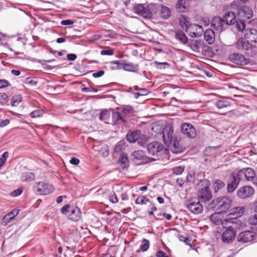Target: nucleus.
Wrapping results in <instances>:
<instances>
[{"label": "nucleus", "mask_w": 257, "mask_h": 257, "mask_svg": "<svg viewBox=\"0 0 257 257\" xmlns=\"http://www.w3.org/2000/svg\"><path fill=\"white\" fill-rule=\"evenodd\" d=\"M210 182L207 179H203L197 184L198 197L203 201L206 202L212 198V194L209 189Z\"/></svg>", "instance_id": "nucleus-1"}, {"label": "nucleus", "mask_w": 257, "mask_h": 257, "mask_svg": "<svg viewBox=\"0 0 257 257\" xmlns=\"http://www.w3.org/2000/svg\"><path fill=\"white\" fill-rule=\"evenodd\" d=\"M231 200L228 197H219L214 199L211 203V207L218 210L221 213L226 212L230 208Z\"/></svg>", "instance_id": "nucleus-2"}, {"label": "nucleus", "mask_w": 257, "mask_h": 257, "mask_svg": "<svg viewBox=\"0 0 257 257\" xmlns=\"http://www.w3.org/2000/svg\"><path fill=\"white\" fill-rule=\"evenodd\" d=\"M236 47L240 49H243L247 51V53L251 56L254 55L256 52V45L248 42L246 39H240L236 43Z\"/></svg>", "instance_id": "nucleus-3"}, {"label": "nucleus", "mask_w": 257, "mask_h": 257, "mask_svg": "<svg viewBox=\"0 0 257 257\" xmlns=\"http://www.w3.org/2000/svg\"><path fill=\"white\" fill-rule=\"evenodd\" d=\"M148 151L149 154L157 156L167 154V150L164 148V146L159 142H153L148 146Z\"/></svg>", "instance_id": "nucleus-4"}, {"label": "nucleus", "mask_w": 257, "mask_h": 257, "mask_svg": "<svg viewBox=\"0 0 257 257\" xmlns=\"http://www.w3.org/2000/svg\"><path fill=\"white\" fill-rule=\"evenodd\" d=\"M236 237V231L233 227L229 226L226 227L222 232L220 236L222 242L225 244H231Z\"/></svg>", "instance_id": "nucleus-5"}, {"label": "nucleus", "mask_w": 257, "mask_h": 257, "mask_svg": "<svg viewBox=\"0 0 257 257\" xmlns=\"http://www.w3.org/2000/svg\"><path fill=\"white\" fill-rule=\"evenodd\" d=\"M34 191L37 195H47L53 191V187L43 182H40L33 187Z\"/></svg>", "instance_id": "nucleus-6"}, {"label": "nucleus", "mask_w": 257, "mask_h": 257, "mask_svg": "<svg viewBox=\"0 0 257 257\" xmlns=\"http://www.w3.org/2000/svg\"><path fill=\"white\" fill-rule=\"evenodd\" d=\"M236 176L240 181H251L254 176V171L251 168H243L238 172Z\"/></svg>", "instance_id": "nucleus-7"}, {"label": "nucleus", "mask_w": 257, "mask_h": 257, "mask_svg": "<svg viewBox=\"0 0 257 257\" xmlns=\"http://www.w3.org/2000/svg\"><path fill=\"white\" fill-rule=\"evenodd\" d=\"M176 137L173 135V130L171 126L166 125L163 131V138L165 145L170 147L171 143Z\"/></svg>", "instance_id": "nucleus-8"}, {"label": "nucleus", "mask_w": 257, "mask_h": 257, "mask_svg": "<svg viewBox=\"0 0 257 257\" xmlns=\"http://www.w3.org/2000/svg\"><path fill=\"white\" fill-rule=\"evenodd\" d=\"M256 235L253 231H245L239 233L237 236V240L241 243H247L254 240Z\"/></svg>", "instance_id": "nucleus-9"}, {"label": "nucleus", "mask_w": 257, "mask_h": 257, "mask_svg": "<svg viewBox=\"0 0 257 257\" xmlns=\"http://www.w3.org/2000/svg\"><path fill=\"white\" fill-rule=\"evenodd\" d=\"M229 60L233 63L240 65H244L249 63V60L244 55L238 53H234L229 56Z\"/></svg>", "instance_id": "nucleus-10"}, {"label": "nucleus", "mask_w": 257, "mask_h": 257, "mask_svg": "<svg viewBox=\"0 0 257 257\" xmlns=\"http://www.w3.org/2000/svg\"><path fill=\"white\" fill-rule=\"evenodd\" d=\"M134 12L145 18H149V13L148 11V5L136 4L133 6Z\"/></svg>", "instance_id": "nucleus-11"}, {"label": "nucleus", "mask_w": 257, "mask_h": 257, "mask_svg": "<svg viewBox=\"0 0 257 257\" xmlns=\"http://www.w3.org/2000/svg\"><path fill=\"white\" fill-rule=\"evenodd\" d=\"M183 134L189 138H194L196 136V131L194 127L190 123H183L181 127Z\"/></svg>", "instance_id": "nucleus-12"}, {"label": "nucleus", "mask_w": 257, "mask_h": 257, "mask_svg": "<svg viewBox=\"0 0 257 257\" xmlns=\"http://www.w3.org/2000/svg\"><path fill=\"white\" fill-rule=\"evenodd\" d=\"M253 188L250 186H244L237 191V195L240 198L244 199L250 197L254 194Z\"/></svg>", "instance_id": "nucleus-13"}, {"label": "nucleus", "mask_w": 257, "mask_h": 257, "mask_svg": "<svg viewBox=\"0 0 257 257\" xmlns=\"http://www.w3.org/2000/svg\"><path fill=\"white\" fill-rule=\"evenodd\" d=\"M244 36L248 42H250L254 45L257 44V31L254 29H245Z\"/></svg>", "instance_id": "nucleus-14"}, {"label": "nucleus", "mask_w": 257, "mask_h": 257, "mask_svg": "<svg viewBox=\"0 0 257 257\" xmlns=\"http://www.w3.org/2000/svg\"><path fill=\"white\" fill-rule=\"evenodd\" d=\"M225 24L224 20L222 19L219 17H215L212 19L211 22V27L219 32H221L223 30V26Z\"/></svg>", "instance_id": "nucleus-15"}, {"label": "nucleus", "mask_w": 257, "mask_h": 257, "mask_svg": "<svg viewBox=\"0 0 257 257\" xmlns=\"http://www.w3.org/2000/svg\"><path fill=\"white\" fill-rule=\"evenodd\" d=\"M187 208L192 213L194 214H199L203 211V206L199 201L191 202L187 206Z\"/></svg>", "instance_id": "nucleus-16"}, {"label": "nucleus", "mask_w": 257, "mask_h": 257, "mask_svg": "<svg viewBox=\"0 0 257 257\" xmlns=\"http://www.w3.org/2000/svg\"><path fill=\"white\" fill-rule=\"evenodd\" d=\"M238 15L243 20L250 19L253 15L252 10L248 7L244 6L238 10Z\"/></svg>", "instance_id": "nucleus-17"}, {"label": "nucleus", "mask_w": 257, "mask_h": 257, "mask_svg": "<svg viewBox=\"0 0 257 257\" xmlns=\"http://www.w3.org/2000/svg\"><path fill=\"white\" fill-rule=\"evenodd\" d=\"M185 29L186 33L192 38L198 37L200 36L199 33L195 32V30L196 31L197 29L202 30V27L196 24H191V25L187 26Z\"/></svg>", "instance_id": "nucleus-18"}, {"label": "nucleus", "mask_w": 257, "mask_h": 257, "mask_svg": "<svg viewBox=\"0 0 257 257\" xmlns=\"http://www.w3.org/2000/svg\"><path fill=\"white\" fill-rule=\"evenodd\" d=\"M69 218L74 221H79L81 217L80 209L77 207H72L68 214Z\"/></svg>", "instance_id": "nucleus-19"}, {"label": "nucleus", "mask_w": 257, "mask_h": 257, "mask_svg": "<svg viewBox=\"0 0 257 257\" xmlns=\"http://www.w3.org/2000/svg\"><path fill=\"white\" fill-rule=\"evenodd\" d=\"M239 182L240 181L237 178L236 175L232 174L231 179L227 185V191L229 193L233 192L238 186Z\"/></svg>", "instance_id": "nucleus-20"}, {"label": "nucleus", "mask_w": 257, "mask_h": 257, "mask_svg": "<svg viewBox=\"0 0 257 257\" xmlns=\"http://www.w3.org/2000/svg\"><path fill=\"white\" fill-rule=\"evenodd\" d=\"M140 136H145L141 134L140 130L129 132L126 135V139L130 143H134L138 140Z\"/></svg>", "instance_id": "nucleus-21"}, {"label": "nucleus", "mask_w": 257, "mask_h": 257, "mask_svg": "<svg viewBox=\"0 0 257 257\" xmlns=\"http://www.w3.org/2000/svg\"><path fill=\"white\" fill-rule=\"evenodd\" d=\"M223 220L222 213L220 212H215L210 216V220L216 225L222 224Z\"/></svg>", "instance_id": "nucleus-22"}, {"label": "nucleus", "mask_w": 257, "mask_h": 257, "mask_svg": "<svg viewBox=\"0 0 257 257\" xmlns=\"http://www.w3.org/2000/svg\"><path fill=\"white\" fill-rule=\"evenodd\" d=\"M19 213V210L18 209H15L12 210L3 217L2 219L3 223L7 224L10 222L16 216L18 215Z\"/></svg>", "instance_id": "nucleus-23"}, {"label": "nucleus", "mask_w": 257, "mask_h": 257, "mask_svg": "<svg viewBox=\"0 0 257 257\" xmlns=\"http://www.w3.org/2000/svg\"><path fill=\"white\" fill-rule=\"evenodd\" d=\"M244 212V207H236L229 210V215L233 216L232 218H237L241 217Z\"/></svg>", "instance_id": "nucleus-24"}, {"label": "nucleus", "mask_w": 257, "mask_h": 257, "mask_svg": "<svg viewBox=\"0 0 257 257\" xmlns=\"http://www.w3.org/2000/svg\"><path fill=\"white\" fill-rule=\"evenodd\" d=\"M204 38L208 44H213L215 40L214 32L211 29L206 30L204 32Z\"/></svg>", "instance_id": "nucleus-25"}, {"label": "nucleus", "mask_w": 257, "mask_h": 257, "mask_svg": "<svg viewBox=\"0 0 257 257\" xmlns=\"http://www.w3.org/2000/svg\"><path fill=\"white\" fill-rule=\"evenodd\" d=\"M223 19L226 25H232L236 22L235 14L233 12H228L223 16Z\"/></svg>", "instance_id": "nucleus-26"}, {"label": "nucleus", "mask_w": 257, "mask_h": 257, "mask_svg": "<svg viewBox=\"0 0 257 257\" xmlns=\"http://www.w3.org/2000/svg\"><path fill=\"white\" fill-rule=\"evenodd\" d=\"M170 147H171L172 151L175 154L180 153L183 151V147L180 145L176 138L172 141Z\"/></svg>", "instance_id": "nucleus-27"}, {"label": "nucleus", "mask_w": 257, "mask_h": 257, "mask_svg": "<svg viewBox=\"0 0 257 257\" xmlns=\"http://www.w3.org/2000/svg\"><path fill=\"white\" fill-rule=\"evenodd\" d=\"M35 174L32 172H24L20 176V179L23 182H29L35 180Z\"/></svg>", "instance_id": "nucleus-28"}, {"label": "nucleus", "mask_w": 257, "mask_h": 257, "mask_svg": "<svg viewBox=\"0 0 257 257\" xmlns=\"http://www.w3.org/2000/svg\"><path fill=\"white\" fill-rule=\"evenodd\" d=\"M160 15L163 19H168L171 15V11L167 7L161 5L160 9Z\"/></svg>", "instance_id": "nucleus-29"}, {"label": "nucleus", "mask_w": 257, "mask_h": 257, "mask_svg": "<svg viewBox=\"0 0 257 257\" xmlns=\"http://www.w3.org/2000/svg\"><path fill=\"white\" fill-rule=\"evenodd\" d=\"M122 68L125 71L131 72H137L139 70V66L138 64H135L132 63H122Z\"/></svg>", "instance_id": "nucleus-30"}, {"label": "nucleus", "mask_w": 257, "mask_h": 257, "mask_svg": "<svg viewBox=\"0 0 257 257\" xmlns=\"http://www.w3.org/2000/svg\"><path fill=\"white\" fill-rule=\"evenodd\" d=\"M188 0H179L176 5V8L180 12H184L188 7Z\"/></svg>", "instance_id": "nucleus-31"}, {"label": "nucleus", "mask_w": 257, "mask_h": 257, "mask_svg": "<svg viewBox=\"0 0 257 257\" xmlns=\"http://www.w3.org/2000/svg\"><path fill=\"white\" fill-rule=\"evenodd\" d=\"M175 38L177 40H178L180 43L185 44L188 42V38L184 34V32L182 31H178L176 33Z\"/></svg>", "instance_id": "nucleus-32"}, {"label": "nucleus", "mask_w": 257, "mask_h": 257, "mask_svg": "<svg viewBox=\"0 0 257 257\" xmlns=\"http://www.w3.org/2000/svg\"><path fill=\"white\" fill-rule=\"evenodd\" d=\"M160 5L154 4L148 5L147 10L149 13V18L151 17L152 14H156L158 10H160Z\"/></svg>", "instance_id": "nucleus-33"}, {"label": "nucleus", "mask_w": 257, "mask_h": 257, "mask_svg": "<svg viewBox=\"0 0 257 257\" xmlns=\"http://www.w3.org/2000/svg\"><path fill=\"white\" fill-rule=\"evenodd\" d=\"M119 163L122 168H126L129 164V161L127 156L122 154L119 158Z\"/></svg>", "instance_id": "nucleus-34"}, {"label": "nucleus", "mask_w": 257, "mask_h": 257, "mask_svg": "<svg viewBox=\"0 0 257 257\" xmlns=\"http://www.w3.org/2000/svg\"><path fill=\"white\" fill-rule=\"evenodd\" d=\"M215 105L218 108L221 109L229 106L231 104L230 101L227 100H219L215 102Z\"/></svg>", "instance_id": "nucleus-35"}, {"label": "nucleus", "mask_w": 257, "mask_h": 257, "mask_svg": "<svg viewBox=\"0 0 257 257\" xmlns=\"http://www.w3.org/2000/svg\"><path fill=\"white\" fill-rule=\"evenodd\" d=\"M224 186L225 183L221 180H215L213 183V187L215 192H217L219 190L223 188Z\"/></svg>", "instance_id": "nucleus-36"}, {"label": "nucleus", "mask_w": 257, "mask_h": 257, "mask_svg": "<svg viewBox=\"0 0 257 257\" xmlns=\"http://www.w3.org/2000/svg\"><path fill=\"white\" fill-rule=\"evenodd\" d=\"M22 101V97L20 94H16L14 95L11 100V105L13 106H18L20 103Z\"/></svg>", "instance_id": "nucleus-37"}, {"label": "nucleus", "mask_w": 257, "mask_h": 257, "mask_svg": "<svg viewBox=\"0 0 257 257\" xmlns=\"http://www.w3.org/2000/svg\"><path fill=\"white\" fill-rule=\"evenodd\" d=\"M110 117V112L106 110L102 111L99 115V118L100 120L103 121L105 122H107Z\"/></svg>", "instance_id": "nucleus-38"}, {"label": "nucleus", "mask_w": 257, "mask_h": 257, "mask_svg": "<svg viewBox=\"0 0 257 257\" xmlns=\"http://www.w3.org/2000/svg\"><path fill=\"white\" fill-rule=\"evenodd\" d=\"M132 157L134 159L138 160H143L144 159V157L145 155L143 151L141 150H138L137 151H135L132 154Z\"/></svg>", "instance_id": "nucleus-39"}, {"label": "nucleus", "mask_w": 257, "mask_h": 257, "mask_svg": "<svg viewBox=\"0 0 257 257\" xmlns=\"http://www.w3.org/2000/svg\"><path fill=\"white\" fill-rule=\"evenodd\" d=\"M149 202V199L145 196H138L135 201L136 204L140 205L146 204Z\"/></svg>", "instance_id": "nucleus-40"}, {"label": "nucleus", "mask_w": 257, "mask_h": 257, "mask_svg": "<svg viewBox=\"0 0 257 257\" xmlns=\"http://www.w3.org/2000/svg\"><path fill=\"white\" fill-rule=\"evenodd\" d=\"M110 68L113 70H116L122 68V63L118 60L113 61L110 62Z\"/></svg>", "instance_id": "nucleus-41"}, {"label": "nucleus", "mask_w": 257, "mask_h": 257, "mask_svg": "<svg viewBox=\"0 0 257 257\" xmlns=\"http://www.w3.org/2000/svg\"><path fill=\"white\" fill-rule=\"evenodd\" d=\"M179 20L180 26L183 29L186 28L187 26H189V25H191V24H190L189 22L187 20V18L184 16H182L180 18Z\"/></svg>", "instance_id": "nucleus-42"}, {"label": "nucleus", "mask_w": 257, "mask_h": 257, "mask_svg": "<svg viewBox=\"0 0 257 257\" xmlns=\"http://www.w3.org/2000/svg\"><path fill=\"white\" fill-rule=\"evenodd\" d=\"M45 113V111L42 109H39L32 111L30 113V116L32 118H36L40 117Z\"/></svg>", "instance_id": "nucleus-43"}, {"label": "nucleus", "mask_w": 257, "mask_h": 257, "mask_svg": "<svg viewBox=\"0 0 257 257\" xmlns=\"http://www.w3.org/2000/svg\"><path fill=\"white\" fill-rule=\"evenodd\" d=\"M142 241L143 244L140 245V250L143 252L146 251L150 247V242L148 239L145 238L143 239Z\"/></svg>", "instance_id": "nucleus-44"}, {"label": "nucleus", "mask_w": 257, "mask_h": 257, "mask_svg": "<svg viewBox=\"0 0 257 257\" xmlns=\"http://www.w3.org/2000/svg\"><path fill=\"white\" fill-rule=\"evenodd\" d=\"M100 150H98V151L99 152L100 154L104 157H106L108 156L109 155V151L108 147L106 145H102L100 147Z\"/></svg>", "instance_id": "nucleus-45"}, {"label": "nucleus", "mask_w": 257, "mask_h": 257, "mask_svg": "<svg viewBox=\"0 0 257 257\" xmlns=\"http://www.w3.org/2000/svg\"><path fill=\"white\" fill-rule=\"evenodd\" d=\"M184 170V167L183 166H177L172 169L173 173L179 175L181 174Z\"/></svg>", "instance_id": "nucleus-46"}, {"label": "nucleus", "mask_w": 257, "mask_h": 257, "mask_svg": "<svg viewBox=\"0 0 257 257\" xmlns=\"http://www.w3.org/2000/svg\"><path fill=\"white\" fill-rule=\"evenodd\" d=\"M236 24H235V27L238 30L240 31H244V29L245 27L244 23L240 21H236Z\"/></svg>", "instance_id": "nucleus-47"}, {"label": "nucleus", "mask_w": 257, "mask_h": 257, "mask_svg": "<svg viewBox=\"0 0 257 257\" xmlns=\"http://www.w3.org/2000/svg\"><path fill=\"white\" fill-rule=\"evenodd\" d=\"M248 222L250 224L257 225V214L251 215L248 219Z\"/></svg>", "instance_id": "nucleus-48"}, {"label": "nucleus", "mask_w": 257, "mask_h": 257, "mask_svg": "<svg viewBox=\"0 0 257 257\" xmlns=\"http://www.w3.org/2000/svg\"><path fill=\"white\" fill-rule=\"evenodd\" d=\"M73 206H70L68 204L65 205L61 209V212L63 214L66 215L68 213H70V209Z\"/></svg>", "instance_id": "nucleus-49"}, {"label": "nucleus", "mask_w": 257, "mask_h": 257, "mask_svg": "<svg viewBox=\"0 0 257 257\" xmlns=\"http://www.w3.org/2000/svg\"><path fill=\"white\" fill-rule=\"evenodd\" d=\"M215 149L214 147H209L206 148L204 151V154L205 156H211L215 151Z\"/></svg>", "instance_id": "nucleus-50"}, {"label": "nucleus", "mask_w": 257, "mask_h": 257, "mask_svg": "<svg viewBox=\"0 0 257 257\" xmlns=\"http://www.w3.org/2000/svg\"><path fill=\"white\" fill-rule=\"evenodd\" d=\"M113 50L111 49H109L108 50H103L100 52V54L102 55L111 56L113 54Z\"/></svg>", "instance_id": "nucleus-51"}, {"label": "nucleus", "mask_w": 257, "mask_h": 257, "mask_svg": "<svg viewBox=\"0 0 257 257\" xmlns=\"http://www.w3.org/2000/svg\"><path fill=\"white\" fill-rule=\"evenodd\" d=\"M23 191V189L22 188H20L16 189V190H14V191H13L11 193V195L13 197L18 196L22 193Z\"/></svg>", "instance_id": "nucleus-52"}, {"label": "nucleus", "mask_w": 257, "mask_h": 257, "mask_svg": "<svg viewBox=\"0 0 257 257\" xmlns=\"http://www.w3.org/2000/svg\"><path fill=\"white\" fill-rule=\"evenodd\" d=\"M109 200L112 203H116L118 201L115 193H112L109 196Z\"/></svg>", "instance_id": "nucleus-53"}, {"label": "nucleus", "mask_w": 257, "mask_h": 257, "mask_svg": "<svg viewBox=\"0 0 257 257\" xmlns=\"http://www.w3.org/2000/svg\"><path fill=\"white\" fill-rule=\"evenodd\" d=\"M124 147L123 143L120 142H118L114 148V152L118 153L120 152Z\"/></svg>", "instance_id": "nucleus-54"}, {"label": "nucleus", "mask_w": 257, "mask_h": 257, "mask_svg": "<svg viewBox=\"0 0 257 257\" xmlns=\"http://www.w3.org/2000/svg\"><path fill=\"white\" fill-rule=\"evenodd\" d=\"M10 83L8 81L5 79H0V89L6 88L9 86Z\"/></svg>", "instance_id": "nucleus-55"}, {"label": "nucleus", "mask_w": 257, "mask_h": 257, "mask_svg": "<svg viewBox=\"0 0 257 257\" xmlns=\"http://www.w3.org/2000/svg\"><path fill=\"white\" fill-rule=\"evenodd\" d=\"M112 118L115 121L119 120H123L122 118L121 117V116L120 113L118 112H113Z\"/></svg>", "instance_id": "nucleus-56"}, {"label": "nucleus", "mask_w": 257, "mask_h": 257, "mask_svg": "<svg viewBox=\"0 0 257 257\" xmlns=\"http://www.w3.org/2000/svg\"><path fill=\"white\" fill-rule=\"evenodd\" d=\"M8 99V95L5 93H0V103L4 104L6 102Z\"/></svg>", "instance_id": "nucleus-57"}, {"label": "nucleus", "mask_w": 257, "mask_h": 257, "mask_svg": "<svg viewBox=\"0 0 257 257\" xmlns=\"http://www.w3.org/2000/svg\"><path fill=\"white\" fill-rule=\"evenodd\" d=\"M104 71L103 70H100V71H99L98 72L93 73L92 74V76L94 78H98V77H101L102 76H103L104 75Z\"/></svg>", "instance_id": "nucleus-58"}, {"label": "nucleus", "mask_w": 257, "mask_h": 257, "mask_svg": "<svg viewBox=\"0 0 257 257\" xmlns=\"http://www.w3.org/2000/svg\"><path fill=\"white\" fill-rule=\"evenodd\" d=\"M61 24L63 26L71 25L74 24V22L71 20H66L62 21Z\"/></svg>", "instance_id": "nucleus-59"}, {"label": "nucleus", "mask_w": 257, "mask_h": 257, "mask_svg": "<svg viewBox=\"0 0 257 257\" xmlns=\"http://www.w3.org/2000/svg\"><path fill=\"white\" fill-rule=\"evenodd\" d=\"M67 58L70 61H74L77 58V56L74 54H68L67 55Z\"/></svg>", "instance_id": "nucleus-60"}, {"label": "nucleus", "mask_w": 257, "mask_h": 257, "mask_svg": "<svg viewBox=\"0 0 257 257\" xmlns=\"http://www.w3.org/2000/svg\"><path fill=\"white\" fill-rule=\"evenodd\" d=\"M80 162V161L78 159L76 158H72L71 160H70V163L72 165H78Z\"/></svg>", "instance_id": "nucleus-61"}, {"label": "nucleus", "mask_w": 257, "mask_h": 257, "mask_svg": "<svg viewBox=\"0 0 257 257\" xmlns=\"http://www.w3.org/2000/svg\"><path fill=\"white\" fill-rule=\"evenodd\" d=\"M156 256L157 257H168L166 253L162 250L157 251L156 253Z\"/></svg>", "instance_id": "nucleus-62"}, {"label": "nucleus", "mask_w": 257, "mask_h": 257, "mask_svg": "<svg viewBox=\"0 0 257 257\" xmlns=\"http://www.w3.org/2000/svg\"><path fill=\"white\" fill-rule=\"evenodd\" d=\"M155 64L156 65V66L159 67V65H163L164 66L163 68H165V66H167L169 67L170 66V64L167 62H158L157 61L155 62Z\"/></svg>", "instance_id": "nucleus-63"}, {"label": "nucleus", "mask_w": 257, "mask_h": 257, "mask_svg": "<svg viewBox=\"0 0 257 257\" xmlns=\"http://www.w3.org/2000/svg\"><path fill=\"white\" fill-rule=\"evenodd\" d=\"M9 123L10 121L8 119L2 120L0 122V127H4L9 124Z\"/></svg>", "instance_id": "nucleus-64"}]
</instances>
